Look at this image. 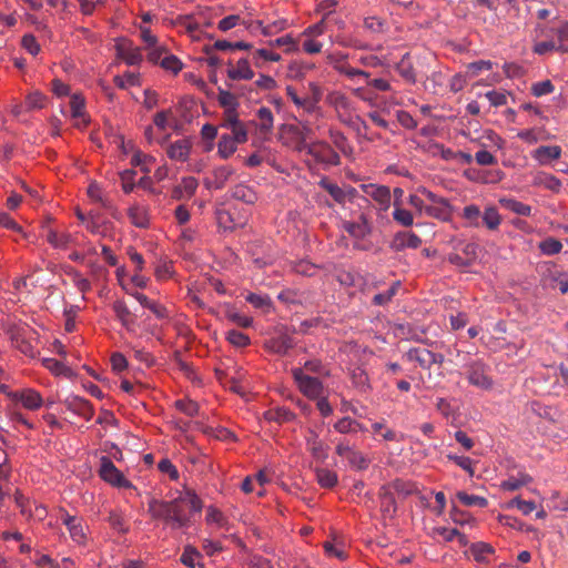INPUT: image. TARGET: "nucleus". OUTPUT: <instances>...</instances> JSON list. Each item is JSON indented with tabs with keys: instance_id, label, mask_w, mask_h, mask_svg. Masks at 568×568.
Segmentation results:
<instances>
[{
	"instance_id": "18",
	"label": "nucleus",
	"mask_w": 568,
	"mask_h": 568,
	"mask_svg": "<svg viewBox=\"0 0 568 568\" xmlns=\"http://www.w3.org/2000/svg\"><path fill=\"white\" fill-rule=\"evenodd\" d=\"M468 379L471 384L483 388H489L493 385V381L485 374L480 365L471 366Z\"/></svg>"
},
{
	"instance_id": "59",
	"label": "nucleus",
	"mask_w": 568,
	"mask_h": 568,
	"mask_svg": "<svg viewBox=\"0 0 568 568\" xmlns=\"http://www.w3.org/2000/svg\"><path fill=\"white\" fill-rule=\"evenodd\" d=\"M464 217L473 225H478L480 211L476 205H468L464 209Z\"/></svg>"
},
{
	"instance_id": "7",
	"label": "nucleus",
	"mask_w": 568,
	"mask_h": 568,
	"mask_svg": "<svg viewBox=\"0 0 568 568\" xmlns=\"http://www.w3.org/2000/svg\"><path fill=\"white\" fill-rule=\"evenodd\" d=\"M62 520L68 527L71 538L78 544H83L87 539V534L82 520L69 514H65Z\"/></svg>"
},
{
	"instance_id": "63",
	"label": "nucleus",
	"mask_w": 568,
	"mask_h": 568,
	"mask_svg": "<svg viewBox=\"0 0 568 568\" xmlns=\"http://www.w3.org/2000/svg\"><path fill=\"white\" fill-rule=\"evenodd\" d=\"M159 469L162 473H168L170 478L173 480H176L179 478L178 469L175 468V466H173V464L169 459H162L159 463Z\"/></svg>"
},
{
	"instance_id": "26",
	"label": "nucleus",
	"mask_w": 568,
	"mask_h": 568,
	"mask_svg": "<svg viewBox=\"0 0 568 568\" xmlns=\"http://www.w3.org/2000/svg\"><path fill=\"white\" fill-rule=\"evenodd\" d=\"M534 185H544L545 187H547L554 192H558L561 186V183H560V180H558L554 175L538 174L534 179Z\"/></svg>"
},
{
	"instance_id": "53",
	"label": "nucleus",
	"mask_w": 568,
	"mask_h": 568,
	"mask_svg": "<svg viewBox=\"0 0 568 568\" xmlns=\"http://www.w3.org/2000/svg\"><path fill=\"white\" fill-rule=\"evenodd\" d=\"M180 186H182V190L185 193V195L187 197H191L196 191L197 181L193 176H187L182 179Z\"/></svg>"
},
{
	"instance_id": "45",
	"label": "nucleus",
	"mask_w": 568,
	"mask_h": 568,
	"mask_svg": "<svg viewBox=\"0 0 568 568\" xmlns=\"http://www.w3.org/2000/svg\"><path fill=\"white\" fill-rule=\"evenodd\" d=\"M175 406L178 409L182 410L183 413H185L189 416H195L199 412V405L191 399L178 400L175 403Z\"/></svg>"
},
{
	"instance_id": "16",
	"label": "nucleus",
	"mask_w": 568,
	"mask_h": 568,
	"mask_svg": "<svg viewBox=\"0 0 568 568\" xmlns=\"http://www.w3.org/2000/svg\"><path fill=\"white\" fill-rule=\"evenodd\" d=\"M453 207L448 201H439V204L425 206V212L429 216L447 221L452 216Z\"/></svg>"
},
{
	"instance_id": "2",
	"label": "nucleus",
	"mask_w": 568,
	"mask_h": 568,
	"mask_svg": "<svg viewBox=\"0 0 568 568\" xmlns=\"http://www.w3.org/2000/svg\"><path fill=\"white\" fill-rule=\"evenodd\" d=\"M100 477L106 481L108 484L118 487V488H131L132 484L129 481L122 471H120L112 460L106 457L102 456L100 458V469H99Z\"/></svg>"
},
{
	"instance_id": "58",
	"label": "nucleus",
	"mask_w": 568,
	"mask_h": 568,
	"mask_svg": "<svg viewBox=\"0 0 568 568\" xmlns=\"http://www.w3.org/2000/svg\"><path fill=\"white\" fill-rule=\"evenodd\" d=\"M233 43L229 42L226 40H217L214 42L213 45H205L203 48V51L205 54H211L214 50L225 51V50H232Z\"/></svg>"
},
{
	"instance_id": "14",
	"label": "nucleus",
	"mask_w": 568,
	"mask_h": 568,
	"mask_svg": "<svg viewBox=\"0 0 568 568\" xmlns=\"http://www.w3.org/2000/svg\"><path fill=\"white\" fill-rule=\"evenodd\" d=\"M191 143L186 139L179 140L170 145L168 155L173 160L186 161L190 154Z\"/></svg>"
},
{
	"instance_id": "33",
	"label": "nucleus",
	"mask_w": 568,
	"mask_h": 568,
	"mask_svg": "<svg viewBox=\"0 0 568 568\" xmlns=\"http://www.w3.org/2000/svg\"><path fill=\"white\" fill-rule=\"evenodd\" d=\"M219 103L225 108V110L230 109H237L239 102L237 98L231 93L230 91L219 89V97H217Z\"/></svg>"
},
{
	"instance_id": "37",
	"label": "nucleus",
	"mask_w": 568,
	"mask_h": 568,
	"mask_svg": "<svg viewBox=\"0 0 568 568\" xmlns=\"http://www.w3.org/2000/svg\"><path fill=\"white\" fill-rule=\"evenodd\" d=\"M483 220L489 230H496L500 223V216L495 207L486 209Z\"/></svg>"
},
{
	"instance_id": "39",
	"label": "nucleus",
	"mask_w": 568,
	"mask_h": 568,
	"mask_svg": "<svg viewBox=\"0 0 568 568\" xmlns=\"http://www.w3.org/2000/svg\"><path fill=\"white\" fill-rule=\"evenodd\" d=\"M227 341L236 347H244L250 344L247 335L234 329L227 333Z\"/></svg>"
},
{
	"instance_id": "24",
	"label": "nucleus",
	"mask_w": 568,
	"mask_h": 568,
	"mask_svg": "<svg viewBox=\"0 0 568 568\" xmlns=\"http://www.w3.org/2000/svg\"><path fill=\"white\" fill-rule=\"evenodd\" d=\"M235 150L236 142L234 141V139H232L231 135H222L217 144L219 154L223 159H227L235 152Z\"/></svg>"
},
{
	"instance_id": "56",
	"label": "nucleus",
	"mask_w": 568,
	"mask_h": 568,
	"mask_svg": "<svg viewBox=\"0 0 568 568\" xmlns=\"http://www.w3.org/2000/svg\"><path fill=\"white\" fill-rule=\"evenodd\" d=\"M394 219L403 224L404 226H410L413 224V215L409 211L404 209H397L394 212Z\"/></svg>"
},
{
	"instance_id": "12",
	"label": "nucleus",
	"mask_w": 568,
	"mask_h": 568,
	"mask_svg": "<svg viewBox=\"0 0 568 568\" xmlns=\"http://www.w3.org/2000/svg\"><path fill=\"white\" fill-rule=\"evenodd\" d=\"M422 240L413 233H398L390 243V247L396 251H403L405 247L416 248L420 245Z\"/></svg>"
},
{
	"instance_id": "30",
	"label": "nucleus",
	"mask_w": 568,
	"mask_h": 568,
	"mask_svg": "<svg viewBox=\"0 0 568 568\" xmlns=\"http://www.w3.org/2000/svg\"><path fill=\"white\" fill-rule=\"evenodd\" d=\"M307 442L311 445V452L314 458L324 459L326 457L325 447L318 439L316 433L311 432V437L307 439Z\"/></svg>"
},
{
	"instance_id": "27",
	"label": "nucleus",
	"mask_w": 568,
	"mask_h": 568,
	"mask_svg": "<svg viewBox=\"0 0 568 568\" xmlns=\"http://www.w3.org/2000/svg\"><path fill=\"white\" fill-rule=\"evenodd\" d=\"M361 219L363 221L362 223H349V222L345 223L346 231L351 235L358 237V239L364 237L366 234H368L371 232L369 226H368L367 221L364 217V215H362Z\"/></svg>"
},
{
	"instance_id": "46",
	"label": "nucleus",
	"mask_w": 568,
	"mask_h": 568,
	"mask_svg": "<svg viewBox=\"0 0 568 568\" xmlns=\"http://www.w3.org/2000/svg\"><path fill=\"white\" fill-rule=\"evenodd\" d=\"M398 285H399V282H396L385 293L376 294L374 296V303L376 305H385V304H387L393 298V296L395 295Z\"/></svg>"
},
{
	"instance_id": "40",
	"label": "nucleus",
	"mask_w": 568,
	"mask_h": 568,
	"mask_svg": "<svg viewBox=\"0 0 568 568\" xmlns=\"http://www.w3.org/2000/svg\"><path fill=\"white\" fill-rule=\"evenodd\" d=\"M286 93L292 99V101L294 102L295 105L302 106L307 111L313 110V102H310L308 98H304V99L300 98L297 95L296 91L292 87L286 88Z\"/></svg>"
},
{
	"instance_id": "10",
	"label": "nucleus",
	"mask_w": 568,
	"mask_h": 568,
	"mask_svg": "<svg viewBox=\"0 0 568 568\" xmlns=\"http://www.w3.org/2000/svg\"><path fill=\"white\" fill-rule=\"evenodd\" d=\"M233 174V170L227 166H221L213 171L212 178H206L204 180V185L206 189H215L220 190L224 186L229 178Z\"/></svg>"
},
{
	"instance_id": "35",
	"label": "nucleus",
	"mask_w": 568,
	"mask_h": 568,
	"mask_svg": "<svg viewBox=\"0 0 568 568\" xmlns=\"http://www.w3.org/2000/svg\"><path fill=\"white\" fill-rule=\"evenodd\" d=\"M456 496L466 506L478 505L480 507H486L488 504L486 498L468 495L465 491H458Z\"/></svg>"
},
{
	"instance_id": "4",
	"label": "nucleus",
	"mask_w": 568,
	"mask_h": 568,
	"mask_svg": "<svg viewBox=\"0 0 568 568\" xmlns=\"http://www.w3.org/2000/svg\"><path fill=\"white\" fill-rule=\"evenodd\" d=\"M408 357L412 361L418 362L423 368L438 371L444 362L442 354H435L425 347L413 348L408 352Z\"/></svg>"
},
{
	"instance_id": "64",
	"label": "nucleus",
	"mask_w": 568,
	"mask_h": 568,
	"mask_svg": "<svg viewBox=\"0 0 568 568\" xmlns=\"http://www.w3.org/2000/svg\"><path fill=\"white\" fill-rule=\"evenodd\" d=\"M206 521L207 523H216L221 526H224V524H225L223 514L217 508H215L213 506H210L207 508Z\"/></svg>"
},
{
	"instance_id": "31",
	"label": "nucleus",
	"mask_w": 568,
	"mask_h": 568,
	"mask_svg": "<svg viewBox=\"0 0 568 568\" xmlns=\"http://www.w3.org/2000/svg\"><path fill=\"white\" fill-rule=\"evenodd\" d=\"M388 485L390 486V490L394 489L397 494H402L404 496H409L417 490L415 484L405 481L403 479H395Z\"/></svg>"
},
{
	"instance_id": "60",
	"label": "nucleus",
	"mask_w": 568,
	"mask_h": 568,
	"mask_svg": "<svg viewBox=\"0 0 568 568\" xmlns=\"http://www.w3.org/2000/svg\"><path fill=\"white\" fill-rule=\"evenodd\" d=\"M226 316L230 321L234 322L236 325L241 327H250L253 322L251 317L243 316L236 312H229Z\"/></svg>"
},
{
	"instance_id": "43",
	"label": "nucleus",
	"mask_w": 568,
	"mask_h": 568,
	"mask_svg": "<svg viewBox=\"0 0 568 568\" xmlns=\"http://www.w3.org/2000/svg\"><path fill=\"white\" fill-rule=\"evenodd\" d=\"M200 557V552L192 546H186L181 556V562L189 568H194V560Z\"/></svg>"
},
{
	"instance_id": "11",
	"label": "nucleus",
	"mask_w": 568,
	"mask_h": 568,
	"mask_svg": "<svg viewBox=\"0 0 568 568\" xmlns=\"http://www.w3.org/2000/svg\"><path fill=\"white\" fill-rule=\"evenodd\" d=\"M227 77L231 80H251L254 77V72L250 68V63L246 59L237 61L236 67L229 62Z\"/></svg>"
},
{
	"instance_id": "32",
	"label": "nucleus",
	"mask_w": 568,
	"mask_h": 568,
	"mask_svg": "<svg viewBox=\"0 0 568 568\" xmlns=\"http://www.w3.org/2000/svg\"><path fill=\"white\" fill-rule=\"evenodd\" d=\"M493 551V547L485 542H477L470 547V552L478 562H484L486 560V555L491 554Z\"/></svg>"
},
{
	"instance_id": "51",
	"label": "nucleus",
	"mask_w": 568,
	"mask_h": 568,
	"mask_svg": "<svg viewBox=\"0 0 568 568\" xmlns=\"http://www.w3.org/2000/svg\"><path fill=\"white\" fill-rule=\"evenodd\" d=\"M232 135L231 138L234 139L236 143H244L247 140V131L245 126L240 122L231 128Z\"/></svg>"
},
{
	"instance_id": "38",
	"label": "nucleus",
	"mask_w": 568,
	"mask_h": 568,
	"mask_svg": "<svg viewBox=\"0 0 568 568\" xmlns=\"http://www.w3.org/2000/svg\"><path fill=\"white\" fill-rule=\"evenodd\" d=\"M265 419L282 422V420H291L294 415L285 408H277L274 410H268L264 415Z\"/></svg>"
},
{
	"instance_id": "20",
	"label": "nucleus",
	"mask_w": 568,
	"mask_h": 568,
	"mask_svg": "<svg viewBox=\"0 0 568 568\" xmlns=\"http://www.w3.org/2000/svg\"><path fill=\"white\" fill-rule=\"evenodd\" d=\"M128 214L132 224L135 226L146 227L149 225V217L146 211L143 207L133 205L129 209Z\"/></svg>"
},
{
	"instance_id": "19",
	"label": "nucleus",
	"mask_w": 568,
	"mask_h": 568,
	"mask_svg": "<svg viewBox=\"0 0 568 568\" xmlns=\"http://www.w3.org/2000/svg\"><path fill=\"white\" fill-rule=\"evenodd\" d=\"M561 154V149L557 145L540 146L535 151V158L540 163H546L549 160H557Z\"/></svg>"
},
{
	"instance_id": "55",
	"label": "nucleus",
	"mask_w": 568,
	"mask_h": 568,
	"mask_svg": "<svg viewBox=\"0 0 568 568\" xmlns=\"http://www.w3.org/2000/svg\"><path fill=\"white\" fill-rule=\"evenodd\" d=\"M161 65L164 69L170 70V71H172L174 73H178L182 69L181 61L176 57H174V55L165 57L161 61Z\"/></svg>"
},
{
	"instance_id": "29",
	"label": "nucleus",
	"mask_w": 568,
	"mask_h": 568,
	"mask_svg": "<svg viewBox=\"0 0 568 568\" xmlns=\"http://www.w3.org/2000/svg\"><path fill=\"white\" fill-rule=\"evenodd\" d=\"M397 70L400 75L406 79L408 82L414 83L416 81V74L412 64L408 61V53L403 57V59L397 63Z\"/></svg>"
},
{
	"instance_id": "9",
	"label": "nucleus",
	"mask_w": 568,
	"mask_h": 568,
	"mask_svg": "<svg viewBox=\"0 0 568 568\" xmlns=\"http://www.w3.org/2000/svg\"><path fill=\"white\" fill-rule=\"evenodd\" d=\"M294 346L293 339L287 334L273 337L264 343V347L275 354L285 355Z\"/></svg>"
},
{
	"instance_id": "54",
	"label": "nucleus",
	"mask_w": 568,
	"mask_h": 568,
	"mask_svg": "<svg viewBox=\"0 0 568 568\" xmlns=\"http://www.w3.org/2000/svg\"><path fill=\"white\" fill-rule=\"evenodd\" d=\"M192 16H179L174 21L173 24H180L184 26L186 28L187 33L192 34L194 31L199 29V24L195 22H192Z\"/></svg>"
},
{
	"instance_id": "44",
	"label": "nucleus",
	"mask_w": 568,
	"mask_h": 568,
	"mask_svg": "<svg viewBox=\"0 0 568 568\" xmlns=\"http://www.w3.org/2000/svg\"><path fill=\"white\" fill-rule=\"evenodd\" d=\"M216 220H217V224L221 229H223L225 231L234 229L233 219H232V215L230 214V212H227L225 210L217 211Z\"/></svg>"
},
{
	"instance_id": "41",
	"label": "nucleus",
	"mask_w": 568,
	"mask_h": 568,
	"mask_svg": "<svg viewBox=\"0 0 568 568\" xmlns=\"http://www.w3.org/2000/svg\"><path fill=\"white\" fill-rule=\"evenodd\" d=\"M539 247L545 254L552 255L561 251L562 244L555 239H547L540 243Z\"/></svg>"
},
{
	"instance_id": "62",
	"label": "nucleus",
	"mask_w": 568,
	"mask_h": 568,
	"mask_svg": "<svg viewBox=\"0 0 568 568\" xmlns=\"http://www.w3.org/2000/svg\"><path fill=\"white\" fill-rule=\"evenodd\" d=\"M43 100H44V97L40 92L36 91V92L30 93L27 97L28 109L32 110V109H37V108H39V109L42 108Z\"/></svg>"
},
{
	"instance_id": "1",
	"label": "nucleus",
	"mask_w": 568,
	"mask_h": 568,
	"mask_svg": "<svg viewBox=\"0 0 568 568\" xmlns=\"http://www.w3.org/2000/svg\"><path fill=\"white\" fill-rule=\"evenodd\" d=\"M203 503L193 490L172 501L153 499L149 504L152 518L164 520L172 529L189 526L192 515L201 513Z\"/></svg>"
},
{
	"instance_id": "50",
	"label": "nucleus",
	"mask_w": 568,
	"mask_h": 568,
	"mask_svg": "<svg viewBox=\"0 0 568 568\" xmlns=\"http://www.w3.org/2000/svg\"><path fill=\"white\" fill-rule=\"evenodd\" d=\"M135 171L125 170L121 173L122 189L125 193H130L134 187Z\"/></svg>"
},
{
	"instance_id": "34",
	"label": "nucleus",
	"mask_w": 568,
	"mask_h": 568,
	"mask_svg": "<svg viewBox=\"0 0 568 568\" xmlns=\"http://www.w3.org/2000/svg\"><path fill=\"white\" fill-rule=\"evenodd\" d=\"M70 106L73 118L84 116L85 100L81 94L74 93L71 95Z\"/></svg>"
},
{
	"instance_id": "23",
	"label": "nucleus",
	"mask_w": 568,
	"mask_h": 568,
	"mask_svg": "<svg viewBox=\"0 0 568 568\" xmlns=\"http://www.w3.org/2000/svg\"><path fill=\"white\" fill-rule=\"evenodd\" d=\"M47 241L55 248H64L70 243L71 235L68 233H58L52 229H48Z\"/></svg>"
},
{
	"instance_id": "25",
	"label": "nucleus",
	"mask_w": 568,
	"mask_h": 568,
	"mask_svg": "<svg viewBox=\"0 0 568 568\" xmlns=\"http://www.w3.org/2000/svg\"><path fill=\"white\" fill-rule=\"evenodd\" d=\"M316 478L318 484L325 488H332L337 483V475L334 471L325 468L316 469Z\"/></svg>"
},
{
	"instance_id": "17",
	"label": "nucleus",
	"mask_w": 568,
	"mask_h": 568,
	"mask_svg": "<svg viewBox=\"0 0 568 568\" xmlns=\"http://www.w3.org/2000/svg\"><path fill=\"white\" fill-rule=\"evenodd\" d=\"M232 196L235 200L243 201L244 203L247 204H254L257 200L256 192L248 185L242 183L234 186L232 191Z\"/></svg>"
},
{
	"instance_id": "48",
	"label": "nucleus",
	"mask_w": 568,
	"mask_h": 568,
	"mask_svg": "<svg viewBox=\"0 0 568 568\" xmlns=\"http://www.w3.org/2000/svg\"><path fill=\"white\" fill-rule=\"evenodd\" d=\"M21 44L32 55H37L40 52V44L32 34H26L22 38Z\"/></svg>"
},
{
	"instance_id": "8",
	"label": "nucleus",
	"mask_w": 568,
	"mask_h": 568,
	"mask_svg": "<svg viewBox=\"0 0 568 568\" xmlns=\"http://www.w3.org/2000/svg\"><path fill=\"white\" fill-rule=\"evenodd\" d=\"M477 257V245L474 243H469L463 250V254L453 253L449 255L448 261L452 264L458 266H469L471 265Z\"/></svg>"
},
{
	"instance_id": "5",
	"label": "nucleus",
	"mask_w": 568,
	"mask_h": 568,
	"mask_svg": "<svg viewBox=\"0 0 568 568\" xmlns=\"http://www.w3.org/2000/svg\"><path fill=\"white\" fill-rule=\"evenodd\" d=\"M115 49L116 55L123 59L129 65H135L142 61L140 49L132 47V43L128 39H118Z\"/></svg>"
},
{
	"instance_id": "36",
	"label": "nucleus",
	"mask_w": 568,
	"mask_h": 568,
	"mask_svg": "<svg viewBox=\"0 0 568 568\" xmlns=\"http://www.w3.org/2000/svg\"><path fill=\"white\" fill-rule=\"evenodd\" d=\"M352 379L354 385L359 389L366 390V388H368V375L363 368H354L352 372Z\"/></svg>"
},
{
	"instance_id": "22",
	"label": "nucleus",
	"mask_w": 568,
	"mask_h": 568,
	"mask_svg": "<svg viewBox=\"0 0 568 568\" xmlns=\"http://www.w3.org/2000/svg\"><path fill=\"white\" fill-rule=\"evenodd\" d=\"M257 118L260 120L258 130L263 134H268L273 128V114L268 108H261L257 111Z\"/></svg>"
},
{
	"instance_id": "57",
	"label": "nucleus",
	"mask_w": 568,
	"mask_h": 568,
	"mask_svg": "<svg viewBox=\"0 0 568 568\" xmlns=\"http://www.w3.org/2000/svg\"><path fill=\"white\" fill-rule=\"evenodd\" d=\"M529 481H530V478L528 476H523L520 479L510 478V479L504 481L501 487L506 490L513 491V490L518 489L523 485H526Z\"/></svg>"
},
{
	"instance_id": "21",
	"label": "nucleus",
	"mask_w": 568,
	"mask_h": 568,
	"mask_svg": "<svg viewBox=\"0 0 568 568\" xmlns=\"http://www.w3.org/2000/svg\"><path fill=\"white\" fill-rule=\"evenodd\" d=\"M43 365L54 375L60 376L63 375L65 377H72L73 372L70 367L65 366L63 363L53 359V358H44Z\"/></svg>"
},
{
	"instance_id": "13",
	"label": "nucleus",
	"mask_w": 568,
	"mask_h": 568,
	"mask_svg": "<svg viewBox=\"0 0 568 568\" xmlns=\"http://www.w3.org/2000/svg\"><path fill=\"white\" fill-rule=\"evenodd\" d=\"M14 399H19L22 402V405L28 409H37L42 405L41 395L32 389H27L22 393H9Z\"/></svg>"
},
{
	"instance_id": "15",
	"label": "nucleus",
	"mask_w": 568,
	"mask_h": 568,
	"mask_svg": "<svg viewBox=\"0 0 568 568\" xmlns=\"http://www.w3.org/2000/svg\"><path fill=\"white\" fill-rule=\"evenodd\" d=\"M113 311L121 324L126 329L131 331L134 324V320L125 303L122 301H115L113 303Z\"/></svg>"
},
{
	"instance_id": "47",
	"label": "nucleus",
	"mask_w": 568,
	"mask_h": 568,
	"mask_svg": "<svg viewBox=\"0 0 568 568\" xmlns=\"http://www.w3.org/2000/svg\"><path fill=\"white\" fill-rule=\"evenodd\" d=\"M347 460L357 469H365L368 466L367 459L357 452H348Z\"/></svg>"
},
{
	"instance_id": "52",
	"label": "nucleus",
	"mask_w": 568,
	"mask_h": 568,
	"mask_svg": "<svg viewBox=\"0 0 568 568\" xmlns=\"http://www.w3.org/2000/svg\"><path fill=\"white\" fill-rule=\"evenodd\" d=\"M88 195L97 201V202H100L104 207L109 209L110 207V203L108 201H105L102 196H101V190L99 187V185L93 182L89 185L88 187Z\"/></svg>"
},
{
	"instance_id": "49",
	"label": "nucleus",
	"mask_w": 568,
	"mask_h": 568,
	"mask_svg": "<svg viewBox=\"0 0 568 568\" xmlns=\"http://www.w3.org/2000/svg\"><path fill=\"white\" fill-rule=\"evenodd\" d=\"M554 85L550 80L538 82L531 87V92L535 97H541L552 92Z\"/></svg>"
},
{
	"instance_id": "61",
	"label": "nucleus",
	"mask_w": 568,
	"mask_h": 568,
	"mask_svg": "<svg viewBox=\"0 0 568 568\" xmlns=\"http://www.w3.org/2000/svg\"><path fill=\"white\" fill-rule=\"evenodd\" d=\"M511 505H516V507L525 515H528L536 509V504L534 501L523 500L519 497L514 498L511 500Z\"/></svg>"
},
{
	"instance_id": "28",
	"label": "nucleus",
	"mask_w": 568,
	"mask_h": 568,
	"mask_svg": "<svg viewBox=\"0 0 568 568\" xmlns=\"http://www.w3.org/2000/svg\"><path fill=\"white\" fill-rule=\"evenodd\" d=\"M500 203L509 209L510 211L517 213L518 215L528 216L530 215L531 209L529 205H526L521 202L511 199H503Z\"/></svg>"
},
{
	"instance_id": "3",
	"label": "nucleus",
	"mask_w": 568,
	"mask_h": 568,
	"mask_svg": "<svg viewBox=\"0 0 568 568\" xmlns=\"http://www.w3.org/2000/svg\"><path fill=\"white\" fill-rule=\"evenodd\" d=\"M293 377L298 385L300 390L308 398H317L323 393V385L318 378L305 375L302 368L292 371Z\"/></svg>"
},
{
	"instance_id": "42",
	"label": "nucleus",
	"mask_w": 568,
	"mask_h": 568,
	"mask_svg": "<svg viewBox=\"0 0 568 568\" xmlns=\"http://www.w3.org/2000/svg\"><path fill=\"white\" fill-rule=\"evenodd\" d=\"M321 184L336 202H344L346 195L345 192L339 186H337L336 184L328 183L326 181H322Z\"/></svg>"
},
{
	"instance_id": "6",
	"label": "nucleus",
	"mask_w": 568,
	"mask_h": 568,
	"mask_svg": "<svg viewBox=\"0 0 568 568\" xmlns=\"http://www.w3.org/2000/svg\"><path fill=\"white\" fill-rule=\"evenodd\" d=\"M381 513L383 519H393L397 511V505L389 485H383L379 489Z\"/></svg>"
}]
</instances>
